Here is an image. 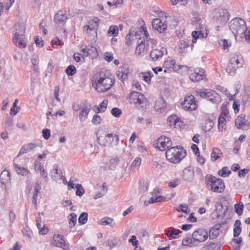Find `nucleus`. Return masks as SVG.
<instances>
[{
    "label": "nucleus",
    "instance_id": "f257e3e1",
    "mask_svg": "<svg viewBox=\"0 0 250 250\" xmlns=\"http://www.w3.org/2000/svg\"><path fill=\"white\" fill-rule=\"evenodd\" d=\"M99 76L100 78L93 83V86L98 92H105L114 85V79L109 72H101Z\"/></svg>",
    "mask_w": 250,
    "mask_h": 250
},
{
    "label": "nucleus",
    "instance_id": "f03ea898",
    "mask_svg": "<svg viewBox=\"0 0 250 250\" xmlns=\"http://www.w3.org/2000/svg\"><path fill=\"white\" fill-rule=\"evenodd\" d=\"M205 182L207 188L212 191L222 193L224 190L225 186L221 179L208 174L205 177Z\"/></svg>",
    "mask_w": 250,
    "mask_h": 250
},
{
    "label": "nucleus",
    "instance_id": "7ed1b4c3",
    "mask_svg": "<svg viewBox=\"0 0 250 250\" xmlns=\"http://www.w3.org/2000/svg\"><path fill=\"white\" fill-rule=\"evenodd\" d=\"M100 23V20L95 17L90 20L83 29V32L86 37L91 40H95L97 37V31Z\"/></svg>",
    "mask_w": 250,
    "mask_h": 250
},
{
    "label": "nucleus",
    "instance_id": "20e7f679",
    "mask_svg": "<svg viewBox=\"0 0 250 250\" xmlns=\"http://www.w3.org/2000/svg\"><path fill=\"white\" fill-rule=\"evenodd\" d=\"M185 156L186 152L179 146L170 147L166 152L167 159L175 164L179 163Z\"/></svg>",
    "mask_w": 250,
    "mask_h": 250
},
{
    "label": "nucleus",
    "instance_id": "39448f33",
    "mask_svg": "<svg viewBox=\"0 0 250 250\" xmlns=\"http://www.w3.org/2000/svg\"><path fill=\"white\" fill-rule=\"evenodd\" d=\"M229 28L235 36L239 35L242 37L246 30V22L239 18L234 19L230 22Z\"/></svg>",
    "mask_w": 250,
    "mask_h": 250
},
{
    "label": "nucleus",
    "instance_id": "423d86ee",
    "mask_svg": "<svg viewBox=\"0 0 250 250\" xmlns=\"http://www.w3.org/2000/svg\"><path fill=\"white\" fill-rule=\"evenodd\" d=\"M197 93L200 97L207 100L213 104H218L221 102L219 94L213 90L203 88L197 91Z\"/></svg>",
    "mask_w": 250,
    "mask_h": 250
},
{
    "label": "nucleus",
    "instance_id": "0eeeda50",
    "mask_svg": "<svg viewBox=\"0 0 250 250\" xmlns=\"http://www.w3.org/2000/svg\"><path fill=\"white\" fill-rule=\"evenodd\" d=\"M242 58L240 55L232 54L226 69L227 72L230 75H233L236 70L242 66Z\"/></svg>",
    "mask_w": 250,
    "mask_h": 250
},
{
    "label": "nucleus",
    "instance_id": "6e6552de",
    "mask_svg": "<svg viewBox=\"0 0 250 250\" xmlns=\"http://www.w3.org/2000/svg\"><path fill=\"white\" fill-rule=\"evenodd\" d=\"M128 99L130 104H133L137 106L143 107L146 105L147 99L144 95L140 92L132 91L129 95Z\"/></svg>",
    "mask_w": 250,
    "mask_h": 250
},
{
    "label": "nucleus",
    "instance_id": "1a4fd4ad",
    "mask_svg": "<svg viewBox=\"0 0 250 250\" xmlns=\"http://www.w3.org/2000/svg\"><path fill=\"white\" fill-rule=\"evenodd\" d=\"M182 106L187 111H192L197 109V104L194 96L192 95L186 96Z\"/></svg>",
    "mask_w": 250,
    "mask_h": 250
},
{
    "label": "nucleus",
    "instance_id": "9d476101",
    "mask_svg": "<svg viewBox=\"0 0 250 250\" xmlns=\"http://www.w3.org/2000/svg\"><path fill=\"white\" fill-rule=\"evenodd\" d=\"M192 237L193 242H204L206 241L208 238V233L206 229L200 228L194 231Z\"/></svg>",
    "mask_w": 250,
    "mask_h": 250
},
{
    "label": "nucleus",
    "instance_id": "9b49d317",
    "mask_svg": "<svg viewBox=\"0 0 250 250\" xmlns=\"http://www.w3.org/2000/svg\"><path fill=\"white\" fill-rule=\"evenodd\" d=\"M137 31L140 37L139 38V40H144V42H146L147 43H148V42H150L152 44V45L156 44L155 39L149 38V34L146 26L143 25L139 29L137 28ZM152 47H153V46H152Z\"/></svg>",
    "mask_w": 250,
    "mask_h": 250
},
{
    "label": "nucleus",
    "instance_id": "f8f14e48",
    "mask_svg": "<svg viewBox=\"0 0 250 250\" xmlns=\"http://www.w3.org/2000/svg\"><path fill=\"white\" fill-rule=\"evenodd\" d=\"M119 144V136L112 133L107 134L104 137L103 145L105 146H117Z\"/></svg>",
    "mask_w": 250,
    "mask_h": 250
},
{
    "label": "nucleus",
    "instance_id": "ddd939ff",
    "mask_svg": "<svg viewBox=\"0 0 250 250\" xmlns=\"http://www.w3.org/2000/svg\"><path fill=\"white\" fill-rule=\"evenodd\" d=\"M205 78V71L201 67L194 68L193 72L189 75V79L193 82H198Z\"/></svg>",
    "mask_w": 250,
    "mask_h": 250
},
{
    "label": "nucleus",
    "instance_id": "4468645a",
    "mask_svg": "<svg viewBox=\"0 0 250 250\" xmlns=\"http://www.w3.org/2000/svg\"><path fill=\"white\" fill-rule=\"evenodd\" d=\"M13 42L16 46L22 49L26 47L27 40L24 34L15 33L13 37Z\"/></svg>",
    "mask_w": 250,
    "mask_h": 250
},
{
    "label": "nucleus",
    "instance_id": "2eb2a0df",
    "mask_svg": "<svg viewBox=\"0 0 250 250\" xmlns=\"http://www.w3.org/2000/svg\"><path fill=\"white\" fill-rule=\"evenodd\" d=\"M171 145L172 142L169 138L162 136L157 140V147L160 151H165L167 150Z\"/></svg>",
    "mask_w": 250,
    "mask_h": 250
},
{
    "label": "nucleus",
    "instance_id": "dca6fc26",
    "mask_svg": "<svg viewBox=\"0 0 250 250\" xmlns=\"http://www.w3.org/2000/svg\"><path fill=\"white\" fill-rule=\"evenodd\" d=\"M214 18L217 23L221 24L225 23L229 20L226 11L223 9L215 10Z\"/></svg>",
    "mask_w": 250,
    "mask_h": 250
},
{
    "label": "nucleus",
    "instance_id": "f3484780",
    "mask_svg": "<svg viewBox=\"0 0 250 250\" xmlns=\"http://www.w3.org/2000/svg\"><path fill=\"white\" fill-rule=\"evenodd\" d=\"M139 38V35L137 33V28L132 27L125 37V43L128 46L130 45L134 42L136 41L137 42Z\"/></svg>",
    "mask_w": 250,
    "mask_h": 250
},
{
    "label": "nucleus",
    "instance_id": "a211bd4d",
    "mask_svg": "<svg viewBox=\"0 0 250 250\" xmlns=\"http://www.w3.org/2000/svg\"><path fill=\"white\" fill-rule=\"evenodd\" d=\"M235 126L238 129L247 130L249 127V122L245 119V115L241 114L239 115L235 120Z\"/></svg>",
    "mask_w": 250,
    "mask_h": 250
},
{
    "label": "nucleus",
    "instance_id": "6ab92c4d",
    "mask_svg": "<svg viewBox=\"0 0 250 250\" xmlns=\"http://www.w3.org/2000/svg\"><path fill=\"white\" fill-rule=\"evenodd\" d=\"M165 53H167V49L161 47L160 49H153L150 53V57L152 61H156L161 58Z\"/></svg>",
    "mask_w": 250,
    "mask_h": 250
},
{
    "label": "nucleus",
    "instance_id": "aec40b11",
    "mask_svg": "<svg viewBox=\"0 0 250 250\" xmlns=\"http://www.w3.org/2000/svg\"><path fill=\"white\" fill-rule=\"evenodd\" d=\"M129 69L126 66L119 67L116 71V75L118 78L122 82L126 80L128 77Z\"/></svg>",
    "mask_w": 250,
    "mask_h": 250
},
{
    "label": "nucleus",
    "instance_id": "412c9836",
    "mask_svg": "<svg viewBox=\"0 0 250 250\" xmlns=\"http://www.w3.org/2000/svg\"><path fill=\"white\" fill-rule=\"evenodd\" d=\"M167 123L171 127L180 128L183 125V123L176 115L169 116L167 119Z\"/></svg>",
    "mask_w": 250,
    "mask_h": 250
},
{
    "label": "nucleus",
    "instance_id": "4be33fe9",
    "mask_svg": "<svg viewBox=\"0 0 250 250\" xmlns=\"http://www.w3.org/2000/svg\"><path fill=\"white\" fill-rule=\"evenodd\" d=\"M82 52L84 56H89L92 59L96 58L98 55L96 48L93 46H85L82 49Z\"/></svg>",
    "mask_w": 250,
    "mask_h": 250
},
{
    "label": "nucleus",
    "instance_id": "5701e85b",
    "mask_svg": "<svg viewBox=\"0 0 250 250\" xmlns=\"http://www.w3.org/2000/svg\"><path fill=\"white\" fill-rule=\"evenodd\" d=\"M152 25L154 29L159 33H163L167 28V25L165 21L160 19H155L152 21Z\"/></svg>",
    "mask_w": 250,
    "mask_h": 250
},
{
    "label": "nucleus",
    "instance_id": "b1692460",
    "mask_svg": "<svg viewBox=\"0 0 250 250\" xmlns=\"http://www.w3.org/2000/svg\"><path fill=\"white\" fill-rule=\"evenodd\" d=\"M137 46L135 49L136 55L139 57H143L147 49V45H146V42L144 40H138Z\"/></svg>",
    "mask_w": 250,
    "mask_h": 250
},
{
    "label": "nucleus",
    "instance_id": "393cba45",
    "mask_svg": "<svg viewBox=\"0 0 250 250\" xmlns=\"http://www.w3.org/2000/svg\"><path fill=\"white\" fill-rule=\"evenodd\" d=\"M35 170L37 173H40V176L45 179L47 181L48 180V175L46 171L44 168L43 166L42 165L41 163L38 161H36L34 163Z\"/></svg>",
    "mask_w": 250,
    "mask_h": 250
},
{
    "label": "nucleus",
    "instance_id": "a878e982",
    "mask_svg": "<svg viewBox=\"0 0 250 250\" xmlns=\"http://www.w3.org/2000/svg\"><path fill=\"white\" fill-rule=\"evenodd\" d=\"M180 233H182L180 230L172 227L165 230V234L169 239L178 238Z\"/></svg>",
    "mask_w": 250,
    "mask_h": 250
},
{
    "label": "nucleus",
    "instance_id": "bb28decb",
    "mask_svg": "<svg viewBox=\"0 0 250 250\" xmlns=\"http://www.w3.org/2000/svg\"><path fill=\"white\" fill-rule=\"evenodd\" d=\"M190 48V42L185 40H181L178 44L177 51L180 54H186Z\"/></svg>",
    "mask_w": 250,
    "mask_h": 250
},
{
    "label": "nucleus",
    "instance_id": "cd10ccee",
    "mask_svg": "<svg viewBox=\"0 0 250 250\" xmlns=\"http://www.w3.org/2000/svg\"><path fill=\"white\" fill-rule=\"evenodd\" d=\"M10 173L7 170H3L0 175V182L4 188H6V185L10 183Z\"/></svg>",
    "mask_w": 250,
    "mask_h": 250
},
{
    "label": "nucleus",
    "instance_id": "c85d7f7f",
    "mask_svg": "<svg viewBox=\"0 0 250 250\" xmlns=\"http://www.w3.org/2000/svg\"><path fill=\"white\" fill-rule=\"evenodd\" d=\"M37 146V145L34 143H28L24 145L21 148L17 157H20L23 154L28 153L33 150Z\"/></svg>",
    "mask_w": 250,
    "mask_h": 250
},
{
    "label": "nucleus",
    "instance_id": "c756f323",
    "mask_svg": "<svg viewBox=\"0 0 250 250\" xmlns=\"http://www.w3.org/2000/svg\"><path fill=\"white\" fill-rule=\"evenodd\" d=\"M224 223L221 224H217L215 225L209 230V237L210 239H214L217 237L220 232L222 225H224Z\"/></svg>",
    "mask_w": 250,
    "mask_h": 250
},
{
    "label": "nucleus",
    "instance_id": "7c9ffc66",
    "mask_svg": "<svg viewBox=\"0 0 250 250\" xmlns=\"http://www.w3.org/2000/svg\"><path fill=\"white\" fill-rule=\"evenodd\" d=\"M67 17L64 11H60L56 14L54 18V21L56 23L61 24L66 21Z\"/></svg>",
    "mask_w": 250,
    "mask_h": 250
},
{
    "label": "nucleus",
    "instance_id": "2f4dec72",
    "mask_svg": "<svg viewBox=\"0 0 250 250\" xmlns=\"http://www.w3.org/2000/svg\"><path fill=\"white\" fill-rule=\"evenodd\" d=\"M41 183L39 180H37L35 184L34 188V193L32 196V203L37 207V199L40 190L41 189Z\"/></svg>",
    "mask_w": 250,
    "mask_h": 250
},
{
    "label": "nucleus",
    "instance_id": "473e14b6",
    "mask_svg": "<svg viewBox=\"0 0 250 250\" xmlns=\"http://www.w3.org/2000/svg\"><path fill=\"white\" fill-rule=\"evenodd\" d=\"M13 167L16 173L21 176H27L30 173V170L28 169L21 167V166L15 163H13Z\"/></svg>",
    "mask_w": 250,
    "mask_h": 250
},
{
    "label": "nucleus",
    "instance_id": "72a5a7b5",
    "mask_svg": "<svg viewBox=\"0 0 250 250\" xmlns=\"http://www.w3.org/2000/svg\"><path fill=\"white\" fill-rule=\"evenodd\" d=\"M194 176V171L191 167H187L184 169L183 178L184 180L191 181L193 179Z\"/></svg>",
    "mask_w": 250,
    "mask_h": 250
},
{
    "label": "nucleus",
    "instance_id": "f704fd0d",
    "mask_svg": "<svg viewBox=\"0 0 250 250\" xmlns=\"http://www.w3.org/2000/svg\"><path fill=\"white\" fill-rule=\"evenodd\" d=\"M222 157L223 153L220 149L217 147L212 149L210 154V159L211 161L215 162Z\"/></svg>",
    "mask_w": 250,
    "mask_h": 250
},
{
    "label": "nucleus",
    "instance_id": "c9c22d12",
    "mask_svg": "<svg viewBox=\"0 0 250 250\" xmlns=\"http://www.w3.org/2000/svg\"><path fill=\"white\" fill-rule=\"evenodd\" d=\"M177 66L176 64V61L175 60H167L165 61L163 67L169 70V71H174L175 67Z\"/></svg>",
    "mask_w": 250,
    "mask_h": 250
},
{
    "label": "nucleus",
    "instance_id": "e433bc0d",
    "mask_svg": "<svg viewBox=\"0 0 250 250\" xmlns=\"http://www.w3.org/2000/svg\"><path fill=\"white\" fill-rule=\"evenodd\" d=\"M90 111V108L87 106L83 107L79 112V119L81 122H83L88 117V115Z\"/></svg>",
    "mask_w": 250,
    "mask_h": 250
},
{
    "label": "nucleus",
    "instance_id": "4c0bfd02",
    "mask_svg": "<svg viewBox=\"0 0 250 250\" xmlns=\"http://www.w3.org/2000/svg\"><path fill=\"white\" fill-rule=\"evenodd\" d=\"M62 175V171L58 168L57 166H54V168L50 171V176L51 178L55 181L60 179Z\"/></svg>",
    "mask_w": 250,
    "mask_h": 250
},
{
    "label": "nucleus",
    "instance_id": "58836bf2",
    "mask_svg": "<svg viewBox=\"0 0 250 250\" xmlns=\"http://www.w3.org/2000/svg\"><path fill=\"white\" fill-rule=\"evenodd\" d=\"M167 104L163 99L157 100L155 104L154 108L156 111L162 112L166 108Z\"/></svg>",
    "mask_w": 250,
    "mask_h": 250
},
{
    "label": "nucleus",
    "instance_id": "ea45409f",
    "mask_svg": "<svg viewBox=\"0 0 250 250\" xmlns=\"http://www.w3.org/2000/svg\"><path fill=\"white\" fill-rule=\"evenodd\" d=\"M99 224L103 226L108 225L111 227H114L115 225V222L113 218L105 217L100 220Z\"/></svg>",
    "mask_w": 250,
    "mask_h": 250
},
{
    "label": "nucleus",
    "instance_id": "a19ab883",
    "mask_svg": "<svg viewBox=\"0 0 250 250\" xmlns=\"http://www.w3.org/2000/svg\"><path fill=\"white\" fill-rule=\"evenodd\" d=\"M241 223L239 220L235 221L233 228V236L234 237H238L241 232Z\"/></svg>",
    "mask_w": 250,
    "mask_h": 250
},
{
    "label": "nucleus",
    "instance_id": "79ce46f5",
    "mask_svg": "<svg viewBox=\"0 0 250 250\" xmlns=\"http://www.w3.org/2000/svg\"><path fill=\"white\" fill-rule=\"evenodd\" d=\"M53 240L57 247H60L65 243L63 236L61 234H55L53 236Z\"/></svg>",
    "mask_w": 250,
    "mask_h": 250
},
{
    "label": "nucleus",
    "instance_id": "37998d69",
    "mask_svg": "<svg viewBox=\"0 0 250 250\" xmlns=\"http://www.w3.org/2000/svg\"><path fill=\"white\" fill-rule=\"evenodd\" d=\"M140 76L142 78V79L146 83H149L151 81V78L153 76V73L151 71H147L141 73Z\"/></svg>",
    "mask_w": 250,
    "mask_h": 250
},
{
    "label": "nucleus",
    "instance_id": "c03bdc74",
    "mask_svg": "<svg viewBox=\"0 0 250 250\" xmlns=\"http://www.w3.org/2000/svg\"><path fill=\"white\" fill-rule=\"evenodd\" d=\"M69 220V225L70 228L74 227L76 223L77 220V216L75 213H71L68 216Z\"/></svg>",
    "mask_w": 250,
    "mask_h": 250
},
{
    "label": "nucleus",
    "instance_id": "a18cd8bd",
    "mask_svg": "<svg viewBox=\"0 0 250 250\" xmlns=\"http://www.w3.org/2000/svg\"><path fill=\"white\" fill-rule=\"evenodd\" d=\"M244 208V206L242 202L235 204L234 206L235 211L238 215H241L243 214Z\"/></svg>",
    "mask_w": 250,
    "mask_h": 250
},
{
    "label": "nucleus",
    "instance_id": "49530a36",
    "mask_svg": "<svg viewBox=\"0 0 250 250\" xmlns=\"http://www.w3.org/2000/svg\"><path fill=\"white\" fill-rule=\"evenodd\" d=\"M230 173L231 171L227 167H222L221 170L218 171V174L223 178L229 177Z\"/></svg>",
    "mask_w": 250,
    "mask_h": 250
},
{
    "label": "nucleus",
    "instance_id": "de8ad7c7",
    "mask_svg": "<svg viewBox=\"0 0 250 250\" xmlns=\"http://www.w3.org/2000/svg\"><path fill=\"white\" fill-rule=\"evenodd\" d=\"M226 118L222 117H219L218 119V128L219 131H223L225 129Z\"/></svg>",
    "mask_w": 250,
    "mask_h": 250
},
{
    "label": "nucleus",
    "instance_id": "09e8293b",
    "mask_svg": "<svg viewBox=\"0 0 250 250\" xmlns=\"http://www.w3.org/2000/svg\"><path fill=\"white\" fill-rule=\"evenodd\" d=\"M108 104V101L106 99H104L103 102L98 105L96 111V113L103 112L105 111L107 108V105Z\"/></svg>",
    "mask_w": 250,
    "mask_h": 250
},
{
    "label": "nucleus",
    "instance_id": "8fccbe9b",
    "mask_svg": "<svg viewBox=\"0 0 250 250\" xmlns=\"http://www.w3.org/2000/svg\"><path fill=\"white\" fill-rule=\"evenodd\" d=\"M120 159L118 157L116 156L110 160L109 168L111 170H114L116 166L118 165Z\"/></svg>",
    "mask_w": 250,
    "mask_h": 250
},
{
    "label": "nucleus",
    "instance_id": "3c124183",
    "mask_svg": "<svg viewBox=\"0 0 250 250\" xmlns=\"http://www.w3.org/2000/svg\"><path fill=\"white\" fill-rule=\"evenodd\" d=\"M118 27L116 25H111L110 26L107 34L109 36H116L118 34Z\"/></svg>",
    "mask_w": 250,
    "mask_h": 250
},
{
    "label": "nucleus",
    "instance_id": "603ef678",
    "mask_svg": "<svg viewBox=\"0 0 250 250\" xmlns=\"http://www.w3.org/2000/svg\"><path fill=\"white\" fill-rule=\"evenodd\" d=\"M88 219V213L85 212H82L79 217V223L82 225L85 224Z\"/></svg>",
    "mask_w": 250,
    "mask_h": 250
},
{
    "label": "nucleus",
    "instance_id": "864d4df0",
    "mask_svg": "<svg viewBox=\"0 0 250 250\" xmlns=\"http://www.w3.org/2000/svg\"><path fill=\"white\" fill-rule=\"evenodd\" d=\"M189 68L185 65H177V66L175 67V72L179 73H182L183 72H188Z\"/></svg>",
    "mask_w": 250,
    "mask_h": 250
},
{
    "label": "nucleus",
    "instance_id": "5fc2aeb1",
    "mask_svg": "<svg viewBox=\"0 0 250 250\" xmlns=\"http://www.w3.org/2000/svg\"><path fill=\"white\" fill-rule=\"evenodd\" d=\"M65 73L68 76H73L76 73V69L74 65H69L65 70Z\"/></svg>",
    "mask_w": 250,
    "mask_h": 250
},
{
    "label": "nucleus",
    "instance_id": "6e6d98bb",
    "mask_svg": "<svg viewBox=\"0 0 250 250\" xmlns=\"http://www.w3.org/2000/svg\"><path fill=\"white\" fill-rule=\"evenodd\" d=\"M16 29L15 33H19V34H24L25 30V28L24 25L20 23L16 24L15 25Z\"/></svg>",
    "mask_w": 250,
    "mask_h": 250
},
{
    "label": "nucleus",
    "instance_id": "4d7b16f0",
    "mask_svg": "<svg viewBox=\"0 0 250 250\" xmlns=\"http://www.w3.org/2000/svg\"><path fill=\"white\" fill-rule=\"evenodd\" d=\"M165 199V198L162 196H152V197L150 198L149 200V203L150 204H153L156 202H161L163 201Z\"/></svg>",
    "mask_w": 250,
    "mask_h": 250
},
{
    "label": "nucleus",
    "instance_id": "13d9d810",
    "mask_svg": "<svg viewBox=\"0 0 250 250\" xmlns=\"http://www.w3.org/2000/svg\"><path fill=\"white\" fill-rule=\"evenodd\" d=\"M111 114L116 118H119L122 114V110L117 107H114L111 110Z\"/></svg>",
    "mask_w": 250,
    "mask_h": 250
},
{
    "label": "nucleus",
    "instance_id": "bf43d9fd",
    "mask_svg": "<svg viewBox=\"0 0 250 250\" xmlns=\"http://www.w3.org/2000/svg\"><path fill=\"white\" fill-rule=\"evenodd\" d=\"M76 194L78 196H82L84 193V189L81 184H78L76 185Z\"/></svg>",
    "mask_w": 250,
    "mask_h": 250
},
{
    "label": "nucleus",
    "instance_id": "052dcab7",
    "mask_svg": "<svg viewBox=\"0 0 250 250\" xmlns=\"http://www.w3.org/2000/svg\"><path fill=\"white\" fill-rule=\"evenodd\" d=\"M35 43L36 44V46L39 47H42L44 45V42L42 38L39 36H36L35 37Z\"/></svg>",
    "mask_w": 250,
    "mask_h": 250
},
{
    "label": "nucleus",
    "instance_id": "680f3d73",
    "mask_svg": "<svg viewBox=\"0 0 250 250\" xmlns=\"http://www.w3.org/2000/svg\"><path fill=\"white\" fill-rule=\"evenodd\" d=\"M102 118L100 116L98 115H94L92 119V123L95 125L100 124L102 122Z\"/></svg>",
    "mask_w": 250,
    "mask_h": 250
},
{
    "label": "nucleus",
    "instance_id": "e2e57ef3",
    "mask_svg": "<svg viewBox=\"0 0 250 250\" xmlns=\"http://www.w3.org/2000/svg\"><path fill=\"white\" fill-rule=\"evenodd\" d=\"M216 211H220L221 210L222 211V213L223 215H225L226 213L228 211V208L227 207H224L222 205L219 204L216 207Z\"/></svg>",
    "mask_w": 250,
    "mask_h": 250
},
{
    "label": "nucleus",
    "instance_id": "0e129e2a",
    "mask_svg": "<svg viewBox=\"0 0 250 250\" xmlns=\"http://www.w3.org/2000/svg\"><path fill=\"white\" fill-rule=\"evenodd\" d=\"M142 162V159L140 157H136L131 164L132 167H139Z\"/></svg>",
    "mask_w": 250,
    "mask_h": 250
},
{
    "label": "nucleus",
    "instance_id": "69168bd1",
    "mask_svg": "<svg viewBox=\"0 0 250 250\" xmlns=\"http://www.w3.org/2000/svg\"><path fill=\"white\" fill-rule=\"evenodd\" d=\"M104 58L105 61L110 62L113 59V55L111 52H106L104 54Z\"/></svg>",
    "mask_w": 250,
    "mask_h": 250
},
{
    "label": "nucleus",
    "instance_id": "338daca9",
    "mask_svg": "<svg viewBox=\"0 0 250 250\" xmlns=\"http://www.w3.org/2000/svg\"><path fill=\"white\" fill-rule=\"evenodd\" d=\"M180 208H181V211L183 212L188 214L189 213L190 209H189L188 205L186 204H181L179 206Z\"/></svg>",
    "mask_w": 250,
    "mask_h": 250
},
{
    "label": "nucleus",
    "instance_id": "774afa93",
    "mask_svg": "<svg viewBox=\"0 0 250 250\" xmlns=\"http://www.w3.org/2000/svg\"><path fill=\"white\" fill-rule=\"evenodd\" d=\"M31 62L32 64L36 66L38 65V64L39 63V58L38 55H33L32 56L31 59Z\"/></svg>",
    "mask_w": 250,
    "mask_h": 250
}]
</instances>
